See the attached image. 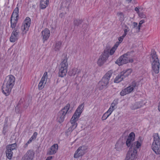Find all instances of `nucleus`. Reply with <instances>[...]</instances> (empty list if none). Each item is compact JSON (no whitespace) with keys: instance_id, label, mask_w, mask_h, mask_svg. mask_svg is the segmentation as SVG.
<instances>
[{"instance_id":"a19ab883","label":"nucleus","mask_w":160,"mask_h":160,"mask_svg":"<svg viewBox=\"0 0 160 160\" xmlns=\"http://www.w3.org/2000/svg\"><path fill=\"white\" fill-rule=\"evenodd\" d=\"M110 115V114H106V113H104L102 117V120L103 121L105 120Z\"/></svg>"},{"instance_id":"393cba45","label":"nucleus","mask_w":160,"mask_h":160,"mask_svg":"<svg viewBox=\"0 0 160 160\" xmlns=\"http://www.w3.org/2000/svg\"><path fill=\"white\" fill-rule=\"evenodd\" d=\"M49 2V0L47 2V0H41L40 7L42 9H45L48 4Z\"/></svg>"},{"instance_id":"49530a36","label":"nucleus","mask_w":160,"mask_h":160,"mask_svg":"<svg viewBox=\"0 0 160 160\" xmlns=\"http://www.w3.org/2000/svg\"><path fill=\"white\" fill-rule=\"evenodd\" d=\"M118 103L117 101L115 100H114L112 102V103L111 106H112L114 108L115 105Z\"/></svg>"},{"instance_id":"7ed1b4c3","label":"nucleus","mask_w":160,"mask_h":160,"mask_svg":"<svg viewBox=\"0 0 160 160\" xmlns=\"http://www.w3.org/2000/svg\"><path fill=\"white\" fill-rule=\"evenodd\" d=\"M133 51H131L124 54L116 60V63L120 66L128 62L132 63L133 62Z\"/></svg>"},{"instance_id":"09e8293b","label":"nucleus","mask_w":160,"mask_h":160,"mask_svg":"<svg viewBox=\"0 0 160 160\" xmlns=\"http://www.w3.org/2000/svg\"><path fill=\"white\" fill-rule=\"evenodd\" d=\"M138 25V23L136 22H134L133 23V28H136Z\"/></svg>"},{"instance_id":"72a5a7b5","label":"nucleus","mask_w":160,"mask_h":160,"mask_svg":"<svg viewBox=\"0 0 160 160\" xmlns=\"http://www.w3.org/2000/svg\"><path fill=\"white\" fill-rule=\"evenodd\" d=\"M48 75H47V72H45L43 76L42 77L41 79L40 82L43 83H46V81L45 82V78H47Z\"/></svg>"},{"instance_id":"8fccbe9b","label":"nucleus","mask_w":160,"mask_h":160,"mask_svg":"<svg viewBox=\"0 0 160 160\" xmlns=\"http://www.w3.org/2000/svg\"><path fill=\"white\" fill-rule=\"evenodd\" d=\"M52 156H49L48 157L46 160H51V159L52 158Z\"/></svg>"},{"instance_id":"3c124183","label":"nucleus","mask_w":160,"mask_h":160,"mask_svg":"<svg viewBox=\"0 0 160 160\" xmlns=\"http://www.w3.org/2000/svg\"><path fill=\"white\" fill-rule=\"evenodd\" d=\"M135 10L138 13V12H139V8L138 7H137L135 8Z\"/></svg>"},{"instance_id":"b1692460","label":"nucleus","mask_w":160,"mask_h":160,"mask_svg":"<svg viewBox=\"0 0 160 160\" xmlns=\"http://www.w3.org/2000/svg\"><path fill=\"white\" fill-rule=\"evenodd\" d=\"M62 42L61 41H59L56 42L53 47V49L55 51H59L62 44Z\"/></svg>"},{"instance_id":"f3484780","label":"nucleus","mask_w":160,"mask_h":160,"mask_svg":"<svg viewBox=\"0 0 160 160\" xmlns=\"http://www.w3.org/2000/svg\"><path fill=\"white\" fill-rule=\"evenodd\" d=\"M77 121V120L74 119H73H73H72V118H71V122L72 125L67 129L66 131V132L70 133L76 128L77 126V123L76 122Z\"/></svg>"},{"instance_id":"39448f33","label":"nucleus","mask_w":160,"mask_h":160,"mask_svg":"<svg viewBox=\"0 0 160 160\" xmlns=\"http://www.w3.org/2000/svg\"><path fill=\"white\" fill-rule=\"evenodd\" d=\"M151 55L152 58V70L155 73H158L159 72L160 64L156 52L153 51L152 52Z\"/></svg>"},{"instance_id":"ea45409f","label":"nucleus","mask_w":160,"mask_h":160,"mask_svg":"<svg viewBox=\"0 0 160 160\" xmlns=\"http://www.w3.org/2000/svg\"><path fill=\"white\" fill-rule=\"evenodd\" d=\"M120 95L121 96H124L127 94H128L126 90V89L124 88L123 89H122L120 93Z\"/></svg>"},{"instance_id":"37998d69","label":"nucleus","mask_w":160,"mask_h":160,"mask_svg":"<svg viewBox=\"0 0 160 160\" xmlns=\"http://www.w3.org/2000/svg\"><path fill=\"white\" fill-rule=\"evenodd\" d=\"M124 38L122 37V36L119 37L118 38L119 42H117L115 43H118V46L119 45V44L120 43L123 41Z\"/></svg>"},{"instance_id":"c756f323","label":"nucleus","mask_w":160,"mask_h":160,"mask_svg":"<svg viewBox=\"0 0 160 160\" xmlns=\"http://www.w3.org/2000/svg\"><path fill=\"white\" fill-rule=\"evenodd\" d=\"M7 157L9 159H11L12 157L13 152L11 149H6V151Z\"/></svg>"},{"instance_id":"a211bd4d","label":"nucleus","mask_w":160,"mask_h":160,"mask_svg":"<svg viewBox=\"0 0 160 160\" xmlns=\"http://www.w3.org/2000/svg\"><path fill=\"white\" fill-rule=\"evenodd\" d=\"M137 82L135 81H133L129 86L125 88L128 93V94L132 92L135 87L137 86Z\"/></svg>"},{"instance_id":"2f4dec72","label":"nucleus","mask_w":160,"mask_h":160,"mask_svg":"<svg viewBox=\"0 0 160 160\" xmlns=\"http://www.w3.org/2000/svg\"><path fill=\"white\" fill-rule=\"evenodd\" d=\"M126 138V144L128 147H131L132 145H133L132 143L133 141L131 140V139L127 138L126 139V138Z\"/></svg>"},{"instance_id":"f257e3e1","label":"nucleus","mask_w":160,"mask_h":160,"mask_svg":"<svg viewBox=\"0 0 160 160\" xmlns=\"http://www.w3.org/2000/svg\"><path fill=\"white\" fill-rule=\"evenodd\" d=\"M15 81V77L12 75L8 76L4 81V84L2 86V92L6 96H8L10 93Z\"/></svg>"},{"instance_id":"a18cd8bd","label":"nucleus","mask_w":160,"mask_h":160,"mask_svg":"<svg viewBox=\"0 0 160 160\" xmlns=\"http://www.w3.org/2000/svg\"><path fill=\"white\" fill-rule=\"evenodd\" d=\"M128 2V3L132 2L133 4H136L137 3L136 0H126Z\"/></svg>"},{"instance_id":"ddd939ff","label":"nucleus","mask_w":160,"mask_h":160,"mask_svg":"<svg viewBox=\"0 0 160 160\" xmlns=\"http://www.w3.org/2000/svg\"><path fill=\"white\" fill-rule=\"evenodd\" d=\"M19 31L18 27L15 28L12 31L10 38V41L11 42H14L17 40L18 38Z\"/></svg>"},{"instance_id":"9b49d317","label":"nucleus","mask_w":160,"mask_h":160,"mask_svg":"<svg viewBox=\"0 0 160 160\" xmlns=\"http://www.w3.org/2000/svg\"><path fill=\"white\" fill-rule=\"evenodd\" d=\"M125 138L120 137L116 144L115 148L118 151H122L123 147V145H125Z\"/></svg>"},{"instance_id":"4be33fe9","label":"nucleus","mask_w":160,"mask_h":160,"mask_svg":"<svg viewBox=\"0 0 160 160\" xmlns=\"http://www.w3.org/2000/svg\"><path fill=\"white\" fill-rule=\"evenodd\" d=\"M131 69H128L126 70H124L121 72V73L122 75L124 78L128 77L132 72Z\"/></svg>"},{"instance_id":"de8ad7c7","label":"nucleus","mask_w":160,"mask_h":160,"mask_svg":"<svg viewBox=\"0 0 160 160\" xmlns=\"http://www.w3.org/2000/svg\"><path fill=\"white\" fill-rule=\"evenodd\" d=\"M114 110V108L113 107L111 106L108 109V112H110V113H109L111 115L112 112Z\"/></svg>"},{"instance_id":"f03ea898","label":"nucleus","mask_w":160,"mask_h":160,"mask_svg":"<svg viewBox=\"0 0 160 160\" xmlns=\"http://www.w3.org/2000/svg\"><path fill=\"white\" fill-rule=\"evenodd\" d=\"M113 73V71L110 70L108 72L99 82L97 88L100 90L105 89L109 86V80Z\"/></svg>"},{"instance_id":"680f3d73","label":"nucleus","mask_w":160,"mask_h":160,"mask_svg":"<svg viewBox=\"0 0 160 160\" xmlns=\"http://www.w3.org/2000/svg\"><path fill=\"white\" fill-rule=\"evenodd\" d=\"M15 111H16V112H17V113H19V111H17V107H16Z\"/></svg>"},{"instance_id":"6e6d98bb","label":"nucleus","mask_w":160,"mask_h":160,"mask_svg":"<svg viewBox=\"0 0 160 160\" xmlns=\"http://www.w3.org/2000/svg\"><path fill=\"white\" fill-rule=\"evenodd\" d=\"M158 110L160 112V102H159L158 104Z\"/></svg>"},{"instance_id":"5701e85b","label":"nucleus","mask_w":160,"mask_h":160,"mask_svg":"<svg viewBox=\"0 0 160 160\" xmlns=\"http://www.w3.org/2000/svg\"><path fill=\"white\" fill-rule=\"evenodd\" d=\"M154 141L153 144H159L160 143V138L158 133L155 134L153 136Z\"/></svg>"},{"instance_id":"e2e57ef3","label":"nucleus","mask_w":160,"mask_h":160,"mask_svg":"<svg viewBox=\"0 0 160 160\" xmlns=\"http://www.w3.org/2000/svg\"><path fill=\"white\" fill-rule=\"evenodd\" d=\"M128 32V30L127 29H125L124 30V32H126V33H127V32Z\"/></svg>"},{"instance_id":"69168bd1","label":"nucleus","mask_w":160,"mask_h":160,"mask_svg":"<svg viewBox=\"0 0 160 160\" xmlns=\"http://www.w3.org/2000/svg\"><path fill=\"white\" fill-rule=\"evenodd\" d=\"M105 113H106V114H108L109 113H110V112H108V110L105 112Z\"/></svg>"},{"instance_id":"9d476101","label":"nucleus","mask_w":160,"mask_h":160,"mask_svg":"<svg viewBox=\"0 0 160 160\" xmlns=\"http://www.w3.org/2000/svg\"><path fill=\"white\" fill-rule=\"evenodd\" d=\"M87 149V148L85 146L80 147L76 151L74 155V158H78L83 156L85 152V151Z\"/></svg>"},{"instance_id":"f704fd0d","label":"nucleus","mask_w":160,"mask_h":160,"mask_svg":"<svg viewBox=\"0 0 160 160\" xmlns=\"http://www.w3.org/2000/svg\"><path fill=\"white\" fill-rule=\"evenodd\" d=\"M8 131V128L7 125L5 124L3 128L2 133L4 135L7 134Z\"/></svg>"},{"instance_id":"f8f14e48","label":"nucleus","mask_w":160,"mask_h":160,"mask_svg":"<svg viewBox=\"0 0 160 160\" xmlns=\"http://www.w3.org/2000/svg\"><path fill=\"white\" fill-rule=\"evenodd\" d=\"M138 151L134 149L132 150V148H130L127 154L125 160H134L136 156Z\"/></svg>"},{"instance_id":"6ab92c4d","label":"nucleus","mask_w":160,"mask_h":160,"mask_svg":"<svg viewBox=\"0 0 160 160\" xmlns=\"http://www.w3.org/2000/svg\"><path fill=\"white\" fill-rule=\"evenodd\" d=\"M152 148L156 154H160V143L159 145L152 144Z\"/></svg>"},{"instance_id":"7c9ffc66","label":"nucleus","mask_w":160,"mask_h":160,"mask_svg":"<svg viewBox=\"0 0 160 160\" xmlns=\"http://www.w3.org/2000/svg\"><path fill=\"white\" fill-rule=\"evenodd\" d=\"M118 43H115L114 46L109 51V54L111 55H113L118 47Z\"/></svg>"},{"instance_id":"1a4fd4ad","label":"nucleus","mask_w":160,"mask_h":160,"mask_svg":"<svg viewBox=\"0 0 160 160\" xmlns=\"http://www.w3.org/2000/svg\"><path fill=\"white\" fill-rule=\"evenodd\" d=\"M84 107V103H83L81 104L78 108L76 110L74 114L72 117V119L76 120H78L82 112Z\"/></svg>"},{"instance_id":"c03bdc74","label":"nucleus","mask_w":160,"mask_h":160,"mask_svg":"<svg viewBox=\"0 0 160 160\" xmlns=\"http://www.w3.org/2000/svg\"><path fill=\"white\" fill-rule=\"evenodd\" d=\"M139 17L142 18H145L146 17L145 14L143 12H140L138 13Z\"/></svg>"},{"instance_id":"5fc2aeb1","label":"nucleus","mask_w":160,"mask_h":160,"mask_svg":"<svg viewBox=\"0 0 160 160\" xmlns=\"http://www.w3.org/2000/svg\"><path fill=\"white\" fill-rule=\"evenodd\" d=\"M145 22V21L144 20H142L139 22V23H141V24H142L143 23H144Z\"/></svg>"},{"instance_id":"aec40b11","label":"nucleus","mask_w":160,"mask_h":160,"mask_svg":"<svg viewBox=\"0 0 160 160\" xmlns=\"http://www.w3.org/2000/svg\"><path fill=\"white\" fill-rule=\"evenodd\" d=\"M80 72L81 70L80 69L74 68L69 71L68 74L70 76H74L75 75L78 74Z\"/></svg>"},{"instance_id":"bf43d9fd","label":"nucleus","mask_w":160,"mask_h":160,"mask_svg":"<svg viewBox=\"0 0 160 160\" xmlns=\"http://www.w3.org/2000/svg\"><path fill=\"white\" fill-rule=\"evenodd\" d=\"M119 15H121V17H123V15L122 12H120L119 13Z\"/></svg>"},{"instance_id":"c85d7f7f","label":"nucleus","mask_w":160,"mask_h":160,"mask_svg":"<svg viewBox=\"0 0 160 160\" xmlns=\"http://www.w3.org/2000/svg\"><path fill=\"white\" fill-rule=\"evenodd\" d=\"M17 147V145L16 143L13 144H9L7 146L6 149H11V151H12L16 149Z\"/></svg>"},{"instance_id":"2eb2a0df","label":"nucleus","mask_w":160,"mask_h":160,"mask_svg":"<svg viewBox=\"0 0 160 160\" xmlns=\"http://www.w3.org/2000/svg\"><path fill=\"white\" fill-rule=\"evenodd\" d=\"M58 149V145L55 144L51 146L50 148L48 150L47 155H50L55 154Z\"/></svg>"},{"instance_id":"c9c22d12","label":"nucleus","mask_w":160,"mask_h":160,"mask_svg":"<svg viewBox=\"0 0 160 160\" xmlns=\"http://www.w3.org/2000/svg\"><path fill=\"white\" fill-rule=\"evenodd\" d=\"M135 134L134 132H131L129 134L128 138L131 139L132 141H134L135 139Z\"/></svg>"},{"instance_id":"4d7b16f0","label":"nucleus","mask_w":160,"mask_h":160,"mask_svg":"<svg viewBox=\"0 0 160 160\" xmlns=\"http://www.w3.org/2000/svg\"><path fill=\"white\" fill-rule=\"evenodd\" d=\"M140 26H137V27H136V29H138V31H139L140 30Z\"/></svg>"},{"instance_id":"13d9d810","label":"nucleus","mask_w":160,"mask_h":160,"mask_svg":"<svg viewBox=\"0 0 160 160\" xmlns=\"http://www.w3.org/2000/svg\"><path fill=\"white\" fill-rule=\"evenodd\" d=\"M127 33H126V32H124V34H123V35L122 36V37H123L124 38L126 36V35Z\"/></svg>"},{"instance_id":"dca6fc26","label":"nucleus","mask_w":160,"mask_h":160,"mask_svg":"<svg viewBox=\"0 0 160 160\" xmlns=\"http://www.w3.org/2000/svg\"><path fill=\"white\" fill-rule=\"evenodd\" d=\"M41 37L42 38V39L43 42L47 41L50 36V30L48 28H46L41 32Z\"/></svg>"},{"instance_id":"423d86ee","label":"nucleus","mask_w":160,"mask_h":160,"mask_svg":"<svg viewBox=\"0 0 160 160\" xmlns=\"http://www.w3.org/2000/svg\"><path fill=\"white\" fill-rule=\"evenodd\" d=\"M70 107V104L69 103L67 104L58 113L57 119L59 123H62L63 121L66 113L69 109Z\"/></svg>"},{"instance_id":"20e7f679","label":"nucleus","mask_w":160,"mask_h":160,"mask_svg":"<svg viewBox=\"0 0 160 160\" xmlns=\"http://www.w3.org/2000/svg\"><path fill=\"white\" fill-rule=\"evenodd\" d=\"M64 56L62 59L60 67L59 69L58 76L61 77H63L65 76L67 72V68L68 66V64L67 62L68 58L67 55L64 54L63 55Z\"/></svg>"},{"instance_id":"0eeeda50","label":"nucleus","mask_w":160,"mask_h":160,"mask_svg":"<svg viewBox=\"0 0 160 160\" xmlns=\"http://www.w3.org/2000/svg\"><path fill=\"white\" fill-rule=\"evenodd\" d=\"M109 50H104L103 53L100 56L98 59L97 63L98 66H101L106 62L109 56Z\"/></svg>"},{"instance_id":"052dcab7","label":"nucleus","mask_w":160,"mask_h":160,"mask_svg":"<svg viewBox=\"0 0 160 160\" xmlns=\"http://www.w3.org/2000/svg\"><path fill=\"white\" fill-rule=\"evenodd\" d=\"M88 26L87 24L86 23H83L82 25V26H84L85 27H87Z\"/></svg>"},{"instance_id":"e433bc0d","label":"nucleus","mask_w":160,"mask_h":160,"mask_svg":"<svg viewBox=\"0 0 160 160\" xmlns=\"http://www.w3.org/2000/svg\"><path fill=\"white\" fill-rule=\"evenodd\" d=\"M38 135V133L36 132H35L32 136L29 139L30 140L32 141L33 140H35L37 138Z\"/></svg>"},{"instance_id":"bb28decb","label":"nucleus","mask_w":160,"mask_h":160,"mask_svg":"<svg viewBox=\"0 0 160 160\" xmlns=\"http://www.w3.org/2000/svg\"><path fill=\"white\" fill-rule=\"evenodd\" d=\"M141 146L140 143L138 141H137L134 142L133 145H132L130 148H132V150H133L134 149L136 150L137 151V149L139 148Z\"/></svg>"},{"instance_id":"58836bf2","label":"nucleus","mask_w":160,"mask_h":160,"mask_svg":"<svg viewBox=\"0 0 160 160\" xmlns=\"http://www.w3.org/2000/svg\"><path fill=\"white\" fill-rule=\"evenodd\" d=\"M45 83L39 82L38 85V88L39 90H41L43 88L45 85Z\"/></svg>"},{"instance_id":"a878e982","label":"nucleus","mask_w":160,"mask_h":160,"mask_svg":"<svg viewBox=\"0 0 160 160\" xmlns=\"http://www.w3.org/2000/svg\"><path fill=\"white\" fill-rule=\"evenodd\" d=\"M124 78L120 72L118 75L116 77L114 80V82L115 83H118L122 81L123 80Z\"/></svg>"},{"instance_id":"774afa93","label":"nucleus","mask_w":160,"mask_h":160,"mask_svg":"<svg viewBox=\"0 0 160 160\" xmlns=\"http://www.w3.org/2000/svg\"><path fill=\"white\" fill-rule=\"evenodd\" d=\"M48 0H47V1L48 2Z\"/></svg>"},{"instance_id":"473e14b6","label":"nucleus","mask_w":160,"mask_h":160,"mask_svg":"<svg viewBox=\"0 0 160 160\" xmlns=\"http://www.w3.org/2000/svg\"><path fill=\"white\" fill-rule=\"evenodd\" d=\"M82 22V20L76 19L74 20L73 24L75 26H78Z\"/></svg>"},{"instance_id":"79ce46f5","label":"nucleus","mask_w":160,"mask_h":160,"mask_svg":"<svg viewBox=\"0 0 160 160\" xmlns=\"http://www.w3.org/2000/svg\"><path fill=\"white\" fill-rule=\"evenodd\" d=\"M12 13H13V14H14V13L19 14V10L18 7V4L17 5V7L14 10Z\"/></svg>"},{"instance_id":"4468645a","label":"nucleus","mask_w":160,"mask_h":160,"mask_svg":"<svg viewBox=\"0 0 160 160\" xmlns=\"http://www.w3.org/2000/svg\"><path fill=\"white\" fill-rule=\"evenodd\" d=\"M34 152L32 150H28L22 158V160H32L34 155Z\"/></svg>"},{"instance_id":"cd10ccee","label":"nucleus","mask_w":160,"mask_h":160,"mask_svg":"<svg viewBox=\"0 0 160 160\" xmlns=\"http://www.w3.org/2000/svg\"><path fill=\"white\" fill-rule=\"evenodd\" d=\"M18 21V20L17 19H10L11 27L12 29L16 28H15Z\"/></svg>"},{"instance_id":"4c0bfd02","label":"nucleus","mask_w":160,"mask_h":160,"mask_svg":"<svg viewBox=\"0 0 160 160\" xmlns=\"http://www.w3.org/2000/svg\"><path fill=\"white\" fill-rule=\"evenodd\" d=\"M19 14L15 13L13 14V13H12L11 17V19H17L18 20L19 18Z\"/></svg>"},{"instance_id":"338daca9","label":"nucleus","mask_w":160,"mask_h":160,"mask_svg":"<svg viewBox=\"0 0 160 160\" xmlns=\"http://www.w3.org/2000/svg\"><path fill=\"white\" fill-rule=\"evenodd\" d=\"M142 24H141L139 22V25H138V26L141 27V26Z\"/></svg>"},{"instance_id":"0e129e2a","label":"nucleus","mask_w":160,"mask_h":160,"mask_svg":"<svg viewBox=\"0 0 160 160\" xmlns=\"http://www.w3.org/2000/svg\"><path fill=\"white\" fill-rule=\"evenodd\" d=\"M27 146H28V145H27V144H25L23 146V147H24V148H26V147H27Z\"/></svg>"},{"instance_id":"412c9836","label":"nucleus","mask_w":160,"mask_h":160,"mask_svg":"<svg viewBox=\"0 0 160 160\" xmlns=\"http://www.w3.org/2000/svg\"><path fill=\"white\" fill-rule=\"evenodd\" d=\"M142 103L141 102H138L132 104L131 107V108L132 110H135L141 108L142 107Z\"/></svg>"},{"instance_id":"6e6552de","label":"nucleus","mask_w":160,"mask_h":160,"mask_svg":"<svg viewBox=\"0 0 160 160\" xmlns=\"http://www.w3.org/2000/svg\"><path fill=\"white\" fill-rule=\"evenodd\" d=\"M31 20L30 18L27 17L23 22L21 29L22 31L23 34L26 33L28 30L31 24Z\"/></svg>"},{"instance_id":"864d4df0","label":"nucleus","mask_w":160,"mask_h":160,"mask_svg":"<svg viewBox=\"0 0 160 160\" xmlns=\"http://www.w3.org/2000/svg\"><path fill=\"white\" fill-rule=\"evenodd\" d=\"M32 141L30 140L29 139L28 141L26 143V144H27L28 146V145L30 143H31Z\"/></svg>"},{"instance_id":"603ef678","label":"nucleus","mask_w":160,"mask_h":160,"mask_svg":"<svg viewBox=\"0 0 160 160\" xmlns=\"http://www.w3.org/2000/svg\"><path fill=\"white\" fill-rule=\"evenodd\" d=\"M32 141L30 140L29 139L28 141L26 143V144H27L28 146V145L30 143H31Z\"/></svg>"}]
</instances>
